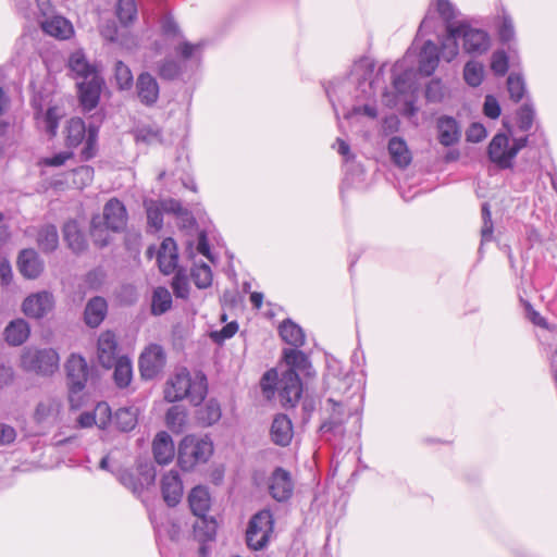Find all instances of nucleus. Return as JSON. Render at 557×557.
<instances>
[{
    "mask_svg": "<svg viewBox=\"0 0 557 557\" xmlns=\"http://www.w3.org/2000/svg\"><path fill=\"white\" fill-rule=\"evenodd\" d=\"M207 393L206 375L200 371L191 373L186 368H182L168 380L164 398L169 403L187 399L191 405L199 406Z\"/></svg>",
    "mask_w": 557,
    "mask_h": 557,
    "instance_id": "1",
    "label": "nucleus"
},
{
    "mask_svg": "<svg viewBox=\"0 0 557 557\" xmlns=\"http://www.w3.org/2000/svg\"><path fill=\"white\" fill-rule=\"evenodd\" d=\"M213 454V443L208 437L185 436L177 451V463L184 471H191L198 465L206 463Z\"/></svg>",
    "mask_w": 557,
    "mask_h": 557,
    "instance_id": "2",
    "label": "nucleus"
},
{
    "mask_svg": "<svg viewBox=\"0 0 557 557\" xmlns=\"http://www.w3.org/2000/svg\"><path fill=\"white\" fill-rule=\"evenodd\" d=\"M447 32H449L453 37H459L462 49L468 54L481 55L490 49L491 38L488 33L484 29L472 27L467 22L449 24Z\"/></svg>",
    "mask_w": 557,
    "mask_h": 557,
    "instance_id": "3",
    "label": "nucleus"
},
{
    "mask_svg": "<svg viewBox=\"0 0 557 557\" xmlns=\"http://www.w3.org/2000/svg\"><path fill=\"white\" fill-rule=\"evenodd\" d=\"M274 529V519L270 510H261L249 520L246 531V544L252 550L265 548Z\"/></svg>",
    "mask_w": 557,
    "mask_h": 557,
    "instance_id": "4",
    "label": "nucleus"
},
{
    "mask_svg": "<svg viewBox=\"0 0 557 557\" xmlns=\"http://www.w3.org/2000/svg\"><path fill=\"white\" fill-rule=\"evenodd\" d=\"M59 355L52 348L29 347L21 357V366L24 370L42 375L53 374L59 369Z\"/></svg>",
    "mask_w": 557,
    "mask_h": 557,
    "instance_id": "5",
    "label": "nucleus"
},
{
    "mask_svg": "<svg viewBox=\"0 0 557 557\" xmlns=\"http://www.w3.org/2000/svg\"><path fill=\"white\" fill-rule=\"evenodd\" d=\"M165 364V355L160 345L152 344L139 357V371L145 380L154 379Z\"/></svg>",
    "mask_w": 557,
    "mask_h": 557,
    "instance_id": "6",
    "label": "nucleus"
},
{
    "mask_svg": "<svg viewBox=\"0 0 557 557\" xmlns=\"http://www.w3.org/2000/svg\"><path fill=\"white\" fill-rule=\"evenodd\" d=\"M269 494L278 503L288 500L294 492V482L290 473L277 467L273 470L268 480Z\"/></svg>",
    "mask_w": 557,
    "mask_h": 557,
    "instance_id": "7",
    "label": "nucleus"
},
{
    "mask_svg": "<svg viewBox=\"0 0 557 557\" xmlns=\"http://www.w3.org/2000/svg\"><path fill=\"white\" fill-rule=\"evenodd\" d=\"M67 383L71 393H78L84 389L88 379V364L86 359L72 354L65 363Z\"/></svg>",
    "mask_w": 557,
    "mask_h": 557,
    "instance_id": "8",
    "label": "nucleus"
},
{
    "mask_svg": "<svg viewBox=\"0 0 557 557\" xmlns=\"http://www.w3.org/2000/svg\"><path fill=\"white\" fill-rule=\"evenodd\" d=\"M277 389L282 404L294 407L302 393L299 374L295 371H285L277 382Z\"/></svg>",
    "mask_w": 557,
    "mask_h": 557,
    "instance_id": "9",
    "label": "nucleus"
},
{
    "mask_svg": "<svg viewBox=\"0 0 557 557\" xmlns=\"http://www.w3.org/2000/svg\"><path fill=\"white\" fill-rule=\"evenodd\" d=\"M488 158L500 169L512 168V157L510 151L509 138L505 134H496L488 145Z\"/></svg>",
    "mask_w": 557,
    "mask_h": 557,
    "instance_id": "10",
    "label": "nucleus"
},
{
    "mask_svg": "<svg viewBox=\"0 0 557 557\" xmlns=\"http://www.w3.org/2000/svg\"><path fill=\"white\" fill-rule=\"evenodd\" d=\"M53 305V297L50 293L39 292L25 298L22 305V311L28 318L41 319L52 310Z\"/></svg>",
    "mask_w": 557,
    "mask_h": 557,
    "instance_id": "11",
    "label": "nucleus"
},
{
    "mask_svg": "<svg viewBox=\"0 0 557 557\" xmlns=\"http://www.w3.org/2000/svg\"><path fill=\"white\" fill-rule=\"evenodd\" d=\"M103 79L100 76H92L77 83L79 102L84 110L95 109L100 99Z\"/></svg>",
    "mask_w": 557,
    "mask_h": 557,
    "instance_id": "12",
    "label": "nucleus"
},
{
    "mask_svg": "<svg viewBox=\"0 0 557 557\" xmlns=\"http://www.w3.org/2000/svg\"><path fill=\"white\" fill-rule=\"evenodd\" d=\"M102 224L106 228L120 232L126 226L127 212L122 201L116 198L110 199L103 208Z\"/></svg>",
    "mask_w": 557,
    "mask_h": 557,
    "instance_id": "13",
    "label": "nucleus"
},
{
    "mask_svg": "<svg viewBox=\"0 0 557 557\" xmlns=\"http://www.w3.org/2000/svg\"><path fill=\"white\" fill-rule=\"evenodd\" d=\"M183 482L177 471L171 470L161 479V493L168 506H176L183 497Z\"/></svg>",
    "mask_w": 557,
    "mask_h": 557,
    "instance_id": "14",
    "label": "nucleus"
},
{
    "mask_svg": "<svg viewBox=\"0 0 557 557\" xmlns=\"http://www.w3.org/2000/svg\"><path fill=\"white\" fill-rule=\"evenodd\" d=\"M119 358L115 334L111 331L101 333L98 338V360L100 364L103 368L110 369Z\"/></svg>",
    "mask_w": 557,
    "mask_h": 557,
    "instance_id": "15",
    "label": "nucleus"
},
{
    "mask_svg": "<svg viewBox=\"0 0 557 557\" xmlns=\"http://www.w3.org/2000/svg\"><path fill=\"white\" fill-rule=\"evenodd\" d=\"M327 403L332 405V413L329 420L320 426V432L330 441L331 436L342 437L344 435L345 413L341 403H336L333 398H329Z\"/></svg>",
    "mask_w": 557,
    "mask_h": 557,
    "instance_id": "16",
    "label": "nucleus"
},
{
    "mask_svg": "<svg viewBox=\"0 0 557 557\" xmlns=\"http://www.w3.org/2000/svg\"><path fill=\"white\" fill-rule=\"evenodd\" d=\"M293 435L294 430L290 419L284 413L276 414L270 429L271 441L277 446L285 447L292 442Z\"/></svg>",
    "mask_w": 557,
    "mask_h": 557,
    "instance_id": "17",
    "label": "nucleus"
},
{
    "mask_svg": "<svg viewBox=\"0 0 557 557\" xmlns=\"http://www.w3.org/2000/svg\"><path fill=\"white\" fill-rule=\"evenodd\" d=\"M177 247L173 238H164L157 252V261L163 274H171L177 267Z\"/></svg>",
    "mask_w": 557,
    "mask_h": 557,
    "instance_id": "18",
    "label": "nucleus"
},
{
    "mask_svg": "<svg viewBox=\"0 0 557 557\" xmlns=\"http://www.w3.org/2000/svg\"><path fill=\"white\" fill-rule=\"evenodd\" d=\"M152 453L156 462L160 466L169 465L175 455L172 437L164 431L159 432L152 443Z\"/></svg>",
    "mask_w": 557,
    "mask_h": 557,
    "instance_id": "19",
    "label": "nucleus"
},
{
    "mask_svg": "<svg viewBox=\"0 0 557 557\" xmlns=\"http://www.w3.org/2000/svg\"><path fill=\"white\" fill-rule=\"evenodd\" d=\"M17 267L26 278H36L44 270V263L34 249H24L20 252Z\"/></svg>",
    "mask_w": 557,
    "mask_h": 557,
    "instance_id": "20",
    "label": "nucleus"
},
{
    "mask_svg": "<svg viewBox=\"0 0 557 557\" xmlns=\"http://www.w3.org/2000/svg\"><path fill=\"white\" fill-rule=\"evenodd\" d=\"M438 47L432 40H426L419 53V73L424 76L432 75L438 66Z\"/></svg>",
    "mask_w": 557,
    "mask_h": 557,
    "instance_id": "21",
    "label": "nucleus"
},
{
    "mask_svg": "<svg viewBox=\"0 0 557 557\" xmlns=\"http://www.w3.org/2000/svg\"><path fill=\"white\" fill-rule=\"evenodd\" d=\"M136 90L139 100L146 106L156 103L159 98V85L157 79L149 73H141L138 76Z\"/></svg>",
    "mask_w": 557,
    "mask_h": 557,
    "instance_id": "22",
    "label": "nucleus"
},
{
    "mask_svg": "<svg viewBox=\"0 0 557 557\" xmlns=\"http://www.w3.org/2000/svg\"><path fill=\"white\" fill-rule=\"evenodd\" d=\"M438 141L449 147L459 141L461 132L457 121L451 116H441L437 120Z\"/></svg>",
    "mask_w": 557,
    "mask_h": 557,
    "instance_id": "23",
    "label": "nucleus"
},
{
    "mask_svg": "<svg viewBox=\"0 0 557 557\" xmlns=\"http://www.w3.org/2000/svg\"><path fill=\"white\" fill-rule=\"evenodd\" d=\"M107 312L108 304L106 299L100 296L92 297L85 307V323L90 327H97L104 320Z\"/></svg>",
    "mask_w": 557,
    "mask_h": 557,
    "instance_id": "24",
    "label": "nucleus"
},
{
    "mask_svg": "<svg viewBox=\"0 0 557 557\" xmlns=\"http://www.w3.org/2000/svg\"><path fill=\"white\" fill-rule=\"evenodd\" d=\"M67 65L75 78L85 81L92 76H99L96 67L87 61L85 54L81 50L75 51L70 55Z\"/></svg>",
    "mask_w": 557,
    "mask_h": 557,
    "instance_id": "25",
    "label": "nucleus"
},
{
    "mask_svg": "<svg viewBox=\"0 0 557 557\" xmlns=\"http://www.w3.org/2000/svg\"><path fill=\"white\" fill-rule=\"evenodd\" d=\"M387 150L393 163L400 169L407 168L412 161L407 143L401 137H392L388 140Z\"/></svg>",
    "mask_w": 557,
    "mask_h": 557,
    "instance_id": "26",
    "label": "nucleus"
},
{
    "mask_svg": "<svg viewBox=\"0 0 557 557\" xmlns=\"http://www.w3.org/2000/svg\"><path fill=\"white\" fill-rule=\"evenodd\" d=\"M283 358L289 367L287 371H295L298 374L300 372L308 376L312 374L311 362L301 350L294 348L284 349Z\"/></svg>",
    "mask_w": 557,
    "mask_h": 557,
    "instance_id": "27",
    "label": "nucleus"
},
{
    "mask_svg": "<svg viewBox=\"0 0 557 557\" xmlns=\"http://www.w3.org/2000/svg\"><path fill=\"white\" fill-rule=\"evenodd\" d=\"M375 64L369 58H361L358 60L351 70L354 75L359 76V87H361L366 82H368V90L363 89L362 91L367 95V98H370L374 95L373 92V79L372 75L374 72Z\"/></svg>",
    "mask_w": 557,
    "mask_h": 557,
    "instance_id": "28",
    "label": "nucleus"
},
{
    "mask_svg": "<svg viewBox=\"0 0 557 557\" xmlns=\"http://www.w3.org/2000/svg\"><path fill=\"white\" fill-rule=\"evenodd\" d=\"M278 334L286 344L295 348H299L305 344L304 330L290 319H286L280 324Z\"/></svg>",
    "mask_w": 557,
    "mask_h": 557,
    "instance_id": "29",
    "label": "nucleus"
},
{
    "mask_svg": "<svg viewBox=\"0 0 557 557\" xmlns=\"http://www.w3.org/2000/svg\"><path fill=\"white\" fill-rule=\"evenodd\" d=\"M41 27L46 34L59 39H67L73 34V26L71 22L59 15L46 20L41 24Z\"/></svg>",
    "mask_w": 557,
    "mask_h": 557,
    "instance_id": "30",
    "label": "nucleus"
},
{
    "mask_svg": "<svg viewBox=\"0 0 557 557\" xmlns=\"http://www.w3.org/2000/svg\"><path fill=\"white\" fill-rule=\"evenodd\" d=\"M188 503L196 517L208 513L211 506L208 488L201 485L194 487L189 493Z\"/></svg>",
    "mask_w": 557,
    "mask_h": 557,
    "instance_id": "31",
    "label": "nucleus"
},
{
    "mask_svg": "<svg viewBox=\"0 0 557 557\" xmlns=\"http://www.w3.org/2000/svg\"><path fill=\"white\" fill-rule=\"evenodd\" d=\"M29 333L28 323L23 319H16L4 329V338L9 345L20 346L28 338Z\"/></svg>",
    "mask_w": 557,
    "mask_h": 557,
    "instance_id": "32",
    "label": "nucleus"
},
{
    "mask_svg": "<svg viewBox=\"0 0 557 557\" xmlns=\"http://www.w3.org/2000/svg\"><path fill=\"white\" fill-rule=\"evenodd\" d=\"M63 236L69 248L75 252H83L87 248V242L81 232L76 221H69L63 226Z\"/></svg>",
    "mask_w": 557,
    "mask_h": 557,
    "instance_id": "33",
    "label": "nucleus"
},
{
    "mask_svg": "<svg viewBox=\"0 0 557 557\" xmlns=\"http://www.w3.org/2000/svg\"><path fill=\"white\" fill-rule=\"evenodd\" d=\"M193 528L195 537L199 542L206 543L214 540L218 524L214 518L208 517L206 513L197 517Z\"/></svg>",
    "mask_w": 557,
    "mask_h": 557,
    "instance_id": "34",
    "label": "nucleus"
},
{
    "mask_svg": "<svg viewBox=\"0 0 557 557\" xmlns=\"http://www.w3.org/2000/svg\"><path fill=\"white\" fill-rule=\"evenodd\" d=\"M63 116V112L57 106L49 107L45 113L37 112L36 119L45 132L54 137L59 127V122Z\"/></svg>",
    "mask_w": 557,
    "mask_h": 557,
    "instance_id": "35",
    "label": "nucleus"
},
{
    "mask_svg": "<svg viewBox=\"0 0 557 557\" xmlns=\"http://www.w3.org/2000/svg\"><path fill=\"white\" fill-rule=\"evenodd\" d=\"M113 380L117 387L125 388L127 387L133 379V366L132 361L128 357L121 356L113 363Z\"/></svg>",
    "mask_w": 557,
    "mask_h": 557,
    "instance_id": "36",
    "label": "nucleus"
},
{
    "mask_svg": "<svg viewBox=\"0 0 557 557\" xmlns=\"http://www.w3.org/2000/svg\"><path fill=\"white\" fill-rule=\"evenodd\" d=\"M144 207L147 214V224L152 232H158L163 226V206L157 200L145 199Z\"/></svg>",
    "mask_w": 557,
    "mask_h": 557,
    "instance_id": "37",
    "label": "nucleus"
},
{
    "mask_svg": "<svg viewBox=\"0 0 557 557\" xmlns=\"http://www.w3.org/2000/svg\"><path fill=\"white\" fill-rule=\"evenodd\" d=\"M61 409V404L54 398H47L41 400L34 413V419L37 423H44L49 420H54L59 414Z\"/></svg>",
    "mask_w": 557,
    "mask_h": 557,
    "instance_id": "38",
    "label": "nucleus"
},
{
    "mask_svg": "<svg viewBox=\"0 0 557 557\" xmlns=\"http://www.w3.org/2000/svg\"><path fill=\"white\" fill-rule=\"evenodd\" d=\"M37 244L41 251L52 252L59 245L58 230L52 224L44 225L37 235Z\"/></svg>",
    "mask_w": 557,
    "mask_h": 557,
    "instance_id": "39",
    "label": "nucleus"
},
{
    "mask_svg": "<svg viewBox=\"0 0 557 557\" xmlns=\"http://www.w3.org/2000/svg\"><path fill=\"white\" fill-rule=\"evenodd\" d=\"M86 136V126L82 119L73 117L66 124L65 143L67 147H77Z\"/></svg>",
    "mask_w": 557,
    "mask_h": 557,
    "instance_id": "40",
    "label": "nucleus"
},
{
    "mask_svg": "<svg viewBox=\"0 0 557 557\" xmlns=\"http://www.w3.org/2000/svg\"><path fill=\"white\" fill-rule=\"evenodd\" d=\"M222 411L220 404L215 399H210L197 412L198 421L205 425L210 426L221 419Z\"/></svg>",
    "mask_w": 557,
    "mask_h": 557,
    "instance_id": "41",
    "label": "nucleus"
},
{
    "mask_svg": "<svg viewBox=\"0 0 557 557\" xmlns=\"http://www.w3.org/2000/svg\"><path fill=\"white\" fill-rule=\"evenodd\" d=\"M172 306V296L165 287H157L153 290L151 311L153 314H162Z\"/></svg>",
    "mask_w": 557,
    "mask_h": 557,
    "instance_id": "42",
    "label": "nucleus"
},
{
    "mask_svg": "<svg viewBox=\"0 0 557 557\" xmlns=\"http://www.w3.org/2000/svg\"><path fill=\"white\" fill-rule=\"evenodd\" d=\"M186 409L183 406L174 405L166 411V425L174 432H181L186 423Z\"/></svg>",
    "mask_w": 557,
    "mask_h": 557,
    "instance_id": "43",
    "label": "nucleus"
},
{
    "mask_svg": "<svg viewBox=\"0 0 557 557\" xmlns=\"http://www.w3.org/2000/svg\"><path fill=\"white\" fill-rule=\"evenodd\" d=\"M114 423L123 432L132 431L137 424V417L132 408H120L115 411Z\"/></svg>",
    "mask_w": 557,
    "mask_h": 557,
    "instance_id": "44",
    "label": "nucleus"
},
{
    "mask_svg": "<svg viewBox=\"0 0 557 557\" xmlns=\"http://www.w3.org/2000/svg\"><path fill=\"white\" fill-rule=\"evenodd\" d=\"M497 33L499 40L503 44H509L516 38L515 25L511 16L503 10L502 15L499 16V23L497 25Z\"/></svg>",
    "mask_w": 557,
    "mask_h": 557,
    "instance_id": "45",
    "label": "nucleus"
},
{
    "mask_svg": "<svg viewBox=\"0 0 557 557\" xmlns=\"http://www.w3.org/2000/svg\"><path fill=\"white\" fill-rule=\"evenodd\" d=\"M484 76V67L478 61H469L463 69V78L466 83L472 87L481 85Z\"/></svg>",
    "mask_w": 557,
    "mask_h": 557,
    "instance_id": "46",
    "label": "nucleus"
},
{
    "mask_svg": "<svg viewBox=\"0 0 557 557\" xmlns=\"http://www.w3.org/2000/svg\"><path fill=\"white\" fill-rule=\"evenodd\" d=\"M507 89L510 96V99L515 102H519L527 89H525V83L522 77V75L517 73H511L507 78Z\"/></svg>",
    "mask_w": 557,
    "mask_h": 557,
    "instance_id": "47",
    "label": "nucleus"
},
{
    "mask_svg": "<svg viewBox=\"0 0 557 557\" xmlns=\"http://www.w3.org/2000/svg\"><path fill=\"white\" fill-rule=\"evenodd\" d=\"M116 15L124 25L132 23L137 17V5L135 0H119Z\"/></svg>",
    "mask_w": 557,
    "mask_h": 557,
    "instance_id": "48",
    "label": "nucleus"
},
{
    "mask_svg": "<svg viewBox=\"0 0 557 557\" xmlns=\"http://www.w3.org/2000/svg\"><path fill=\"white\" fill-rule=\"evenodd\" d=\"M108 230L109 228H106L104 224H102L100 215H96L92 218L90 225V235L94 239V243L97 246L104 247L110 243Z\"/></svg>",
    "mask_w": 557,
    "mask_h": 557,
    "instance_id": "49",
    "label": "nucleus"
},
{
    "mask_svg": "<svg viewBox=\"0 0 557 557\" xmlns=\"http://www.w3.org/2000/svg\"><path fill=\"white\" fill-rule=\"evenodd\" d=\"M459 41V37H453L449 32H446V36L444 37L441 46V55L445 61L451 62L458 55Z\"/></svg>",
    "mask_w": 557,
    "mask_h": 557,
    "instance_id": "50",
    "label": "nucleus"
},
{
    "mask_svg": "<svg viewBox=\"0 0 557 557\" xmlns=\"http://www.w3.org/2000/svg\"><path fill=\"white\" fill-rule=\"evenodd\" d=\"M191 278L198 288H207L212 283V272L208 264L201 263L191 269Z\"/></svg>",
    "mask_w": 557,
    "mask_h": 557,
    "instance_id": "51",
    "label": "nucleus"
},
{
    "mask_svg": "<svg viewBox=\"0 0 557 557\" xmlns=\"http://www.w3.org/2000/svg\"><path fill=\"white\" fill-rule=\"evenodd\" d=\"M114 77L120 89H129L134 78L129 67L122 61H116L114 65Z\"/></svg>",
    "mask_w": 557,
    "mask_h": 557,
    "instance_id": "52",
    "label": "nucleus"
},
{
    "mask_svg": "<svg viewBox=\"0 0 557 557\" xmlns=\"http://www.w3.org/2000/svg\"><path fill=\"white\" fill-rule=\"evenodd\" d=\"M535 110L532 103H524L517 112L518 126L522 132H528L533 125Z\"/></svg>",
    "mask_w": 557,
    "mask_h": 557,
    "instance_id": "53",
    "label": "nucleus"
},
{
    "mask_svg": "<svg viewBox=\"0 0 557 557\" xmlns=\"http://www.w3.org/2000/svg\"><path fill=\"white\" fill-rule=\"evenodd\" d=\"M203 42L190 44L187 40H182L175 46L174 51L182 60L187 61L199 54L203 48Z\"/></svg>",
    "mask_w": 557,
    "mask_h": 557,
    "instance_id": "54",
    "label": "nucleus"
},
{
    "mask_svg": "<svg viewBox=\"0 0 557 557\" xmlns=\"http://www.w3.org/2000/svg\"><path fill=\"white\" fill-rule=\"evenodd\" d=\"M172 289L177 298L186 299L189 295V284L186 273L178 270L172 280Z\"/></svg>",
    "mask_w": 557,
    "mask_h": 557,
    "instance_id": "55",
    "label": "nucleus"
},
{
    "mask_svg": "<svg viewBox=\"0 0 557 557\" xmlns=\"http://www.w3.org/2000/svg\"><path fill=\"white\" fill-rule=\"evenodd\" d=\"M508 55L504 50H497L492 54L491 70L497 76H504L508 71Z\"/></svg>",
    "mask_w": 557,
    "mask_h": 557,
    "instance_id": "56",
    "label": "nucleus"
},
{
    "mask_svg": "<svg viewBox=\"0 0 557 557\" xmlns=\"http://www.w3.org/2000/svg\"><path fill=\"white\" fill-rule=\"evenodd\" d=\"M94 174L95 171L91 166L82 165L73 170V182L77 187L84 188L85 186L89 185L92 182Z\"/></svg>",
    "mask_w": 557,
    "mask_h": 557,
    "instance_id": "57",
    "label": "nucleus"
},
{
    "mask_svg": "<svg viewBox=\"0 0 557 557\" xmlns=\"http://www.w3.org/2000/svg\"><path fill=\"white\" fill-rule=\"evenodd\" d=\"M436 10L441 17L445 21L446 27L449 24H458L459 22H454L457 16V11L454 4L449 0H437L436 1Z\"/></svg>",
    "mask_w": 557,
    "mask_h": 557,
    "instance_id": "58",
    "label": "nucleus"
},
{
    "mask_svg": "<svg viewBox=\"0 0 557 557\" xmlns=\"http://www.w3.org/2000/svg\"><path fill=\"white\" fill-rule=\"evenodd\" d=\"M445 97V87L441 79H432L425 87V98L430 102H441Z\"/></svg>",
    "mask_w": 557,
    "mask_h": 557,
    "instance_id": "59",
    "label": "nucleus"
},
{
    "mask_svg": "<svg viewBox=\"0 0 557 557\" xmlns=\"http://www.w3.org/2000/svg\"><path fill=\"white\" fill-rule=\"evenodd\" d=\"M139 476H137L138 482L141 483V492L153 485L156 481V469L152 465L149 463H141L137 468Z\"/></svg>",
    "mask_w": 557,
    "mask_h": 557,
    "instance_id": "60",
    "label": "nucleus"
},
{
    "mask_svg": "<svg viewBox=\"0 0 557 557\" xmlns=\"http://www.w3.org/2000/svg\"><path fill=\"white\" fill-rule=\"evenodd\" d=\"M116 476L120 483L123 484L125 487L132 490L134 494L141 493V483L138 482L137 476L132 471L127 469L120 470L116 473Z\"/></svg>",
    "mask_w": 557,
    "mask_h": 557,
    "instance_id": "61",
    "label": "nucleus"
},
{
    "mask_svg": "<svg viewBox=\"0 0 557 557\" xmlns=\"http://www.w3.org/2000/svg\"><path fill=\"white\" fill-rule=\"evenodd\" d=\"M481 211H482V219H483V226L481 230L482 242H488L492 239V235H493V222H492L490 205L487 202H484L482 205Z\"/></svg>",
    "mask_w": 557,
    "mask_h": 557,
    "instance_id": "62",
    "label": "nucleus"
},
{
    "mask_svg": "<svg viewBox=\"0 0 557 557\" xmlns=\"http://www.w3.org/2000/svg\"><path fill=\"white\" fill-rule=\"evenodd\" d=\"M97 134H98L97 128L89 127L86 143L82 150V157L84 160H89L95 157Z\"/></svg>",
    "mask_w": 557,
    "mask_h": 557,
    "instance_id": "63",
    "label": "nucleus"
},
{
    "mask_svg": "<svg viewBox=\"0 0 557 557\" xmlns=\"http://www.w3.org/2000/svg\"><path fill=\"white\" fill-rule=\"evenodd\" d=\"M181 73L180 64L174 60H165L159 66V75L165 79H174Z\"/></svg>",
    "mask_w": 557,
    "mask_h": 557,
    "instance_id": "64",
    "label": "nucleus"
}]
</instances>
